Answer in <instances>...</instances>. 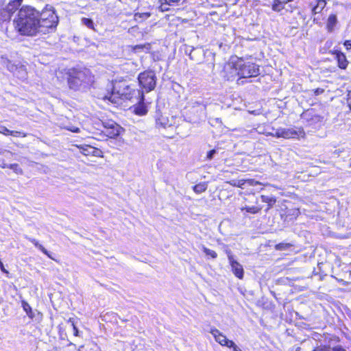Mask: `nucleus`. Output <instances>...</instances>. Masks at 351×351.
<instances>
[{
  "mask_svg": "<svg viewBox=\"0 0 351 351\" xmlns=\"http://www.w3.org/2000/svg\"><path fill=\"white\" fill-rule=\"evenodd\" d=\"M70 130L73 132L77 133L80 132V129L78 128H73V129H70Z\"/></svg>",
  "mask_w": 351,
  "mask_h": 351,
  "instance_id": "nucleus-46",
  "label": "nucleus"
},
{
  "mask_svg": "<svg viewBox=\"0 0 351 351\" xmlns=\"http://www.w3.org/2000/svg\"><path fill=\"white\" fill-rule=\"evenodd\" d=\"M21 306L23 311L31 319H35L36 320H39L41 319L42 314L37 311H34L28 302L25 300L21 301Z\"/></svg>",
  "mask_w": 351,
  "mask_h": 351,
  "instance_id": "nucleus-12",
  "label": "nucleus"
},
{
  "mask_svg": "<svg viewBox=\"0 0 351 351\" xmlns=\"http://www.w3.org/2000/svg\"><path fill=\"white\" fill-rule=\"evenodd\" d=\"M121 129V127L117 124V128L111 127L110 128H109L108 130H101V132L106 136H108L110 138H117L120 134Z\"/></svg>",
  "mask_w": 351,
  "mask_h": 351,
  "instance_id": "nucleus-18",
  "label": "nucleus"
},
{
  "mask_svg": "<svg viewBox=\"0 0 351 351\" xmlns=\"http://www.w3.org/2000/svg\"><path fill=\"white\" fill-rule=\"evenodd\" d=\"M313 92H314L315 95H319L324 92V90L321 88H317L314 89Z\"/></svg>",
  "mask_w": 351,
  "mask_h": 351,
  "instance_id": "nucleus-41",
  "label": "nucleus"
},
{
  "mask_svg": "<svg viewBox=\"0 0 351 351\" xmlns=\"http://www.w3.org/2000/svg\"><path fill=\"white\" fill-rule=\"evenodd\" d=\"M330 53L335 56V59L337 62L338 67L341 69H346L348 61L344 53L339 50H333Z\"/></svg>",
  "mask_w": 351,
  "mask_h": 351,
  "instance_id": "nucleus-10",
  "label": "nucleus"
},
{
  "mask_svg": "<svg viewBox=\"0 0 351 351\" xmlns=\"http://www.w3.org/2000/svg\"><path fill=\"white\" fill-rule=\"evenodd\" d=\"M82 23L89 29L94 28V23L91 19L84 17L82 19Z\"/></svg>",
  "mask_w": 351,
  "mask_h": 351,
  "instance_id": "nucleus-32",
  "label": "nucleus"
},
{
  "mask_svg": "<svg viewBox=\"0 0 351 351\" xmlns=\"http://www.w3.org/2000/svg\"><path fill=\"white\" fill-rule=\"evenodd\" d=\"M80 152L85 156H93L96 157H101L102 152L101 149L96 148L90 145H82L79 147Z\"/></svg>",
  "mask_w": 351,
  "mask_h": 351,
  "instance_id": "nucleus-9",
  "label": "nucleus"
},
{
  "mask_svg": "<svg viewBox=\"0 0 351 351\" xmlns=\"http://www.w3.org/2000/svg\"><path fill=\"white\" fill-rule=\"evenodd\" d=\"M230 184L232 185V186H237V184H236V182L234 180H232Z\"/></svg>",
  "mask_w": 351,
  "mask_h": 351,
  "instance_id": "nucleus-48",
  "label": "nucleus"
},
{
  "mask_svg": "<svg viewBox=\"0 0 351 351\" xmlns=\"http://www.w3.org/2000/svg\"><path fill=\"white\" fill-rule=\"evenodd\" d=\"M110 91L103 97L113 104H119V100L129 101L132 104L143 99L144 90L136 88V85H123L117 88L112 83L110 84Z\"/></svg>",
  "mask_w": 351,
  "mask_h": 351,
  "instance_id": "nucleus-2",
  "label": "nucleus"
},
{
  "mask_svg": "<svg viewBox=\"0 0 351 351\" xmlns=\"http://www.w3.org/2000/svg\"><path fill=\"white\" fill-rule=\"evenodd\" d=\"M285 2L281 0H274L272 4V10L275 12H280L285 8Z\"/></svg>",
  "mask_w": 351,
  "mask_h": 351,
  "instance_id": "nucleus-27",
  "label": "nucleus"
},
{
  "mask_svg": "<svg viewBox=\"0 0 351 351\" xmlns=\"http://www.w3.org/2000/svg\"><path fill=\"white\" fill-rule=\"evenodd\" d=\"M202 250L205 254L206 256H210L213 259H215L217 257V254L214 250H210L205 247L204 245L202 246Z\"/></svg>",
  "mask_w": 351,
  "mask_h": 351,
  "instance_id": "nucleus-29",
  "label": "nucleus"
},
{
  "mask_svg": "<svg viewBox=\"0 0 351 351\" xmlns=\"http://www.w3.org/2000/svg\"><path fill=\"white\" fill-rule=\"evenodd\" d=\"M343 45L347 49H351V40H346L343 43Z\"/></svg>",
  "mask_w": 351,
  "mask_h": 351,
  "instance_id": "nucleus-45",
  "label": "nucleus"
},
{
  "mask_svg": "<svg viewBox=\"0 0 351 351\" xmlns=\"http://www.w3.org/2000/svg\"><path fill=\"white\" fill-rule=\"evenodd\" d=\"M261 209H262L261 207L248 206H245L242 207L241 208L242 212L245 211L246 213H251V214L258 213L261 211Z\"/></svg>",
  "mask_w": 351,
  "mask_h": 351,
  "instance_id": "nucleus-28",
  "label": "nucleus"
},
{
  "mask_svg": "<svg viewBox=\"0 0 351 351\" xmlns=\"http://www.w3.org/2000/svg\"><path fill=\"white\" fill-rule=\"evenodd\" d=\"M130 109H133V112L136 115H145L147 113L148 109L145 103V96L138 102L133 103V106L130 107Z\"/></svg>",
  "mask_w": 351,
  "mask_h": 351,
  "instance_id": "nucleus-11",
  "label": "nucleus"
},
{
  "mask_svg": "<svg viewBox=\"0 0 351 351\" xmlns=\"http://www.w3.org/2000/svg\"><path fill=\"white\" fill-rule=\"evenodd\" d=\"M180 0H159L158 3H160L158 10L160 12H164L169 10V6L171 5V3H175L178 2Z\"/></svg>",
  "mask_w": 351,
  "mask_h": 351,
  "instance_id": "nucleus-21",
  "label": "nucleus"
},
{
  "mask_svg": "<svg viewBox=\"0 0 351 351\" xmlns=\"http://www.w3.org/2000/svg\"><path fill=\"white\" fill-rule=\"evenodd\" d=\"M313 351H330V347L316 348Z\"/></svg>",
  "mask_w": 351,
  "mask_h": 351,
  "instance_id": "nucleus-44",
  "label": "nucleus"
},
{
  "mask_svg": "<svg viewBox=\"0 0 351 351\" xmlns=\"http://www.w3.org/2000/svg\"><path fill=\"white\" fill-rule=\"evenodd\" d=\"M155 127H162L166 128L167 127H172L171 124L169 123V121L166 118H159L155 121Z\"/></svg>",
  "mask_w": 351,
  "mask_h": 351,
  "instance_id": "nucleus-26",
  "label": "nucleus"
},
{
  "mask_svg": "<svg viewBox=\"0 0 351 351\" xmlns=\"http://www.w3.org/2000/svg\"><path fill=\"white\" fill-rule=\"evenodd\" d=\"M25 238L27 239L29 241H30L32 244H34V245L39 250H40L44 254L47 256L49 258L53 259L50 252L47 249H45L41 244H40L36 239L29 237L27 235H25Z\"/></svg>",
  "mask_w": 351,
  "mask_h": 351,
  "instance_id": "nucleus-15",
  "label": "nucleus"
},
{
  "mask_svg": "<svg viewBox=\"0 0 351 351\" xmlns=\"http://www.w3.org/2000/svg\"><path fill=\"white\" fill-rule=\"evenodd\" d=\"M226 253L227 254L229 263L231 266L233 274L238 278L242 279L244 275V270L243 266L239 262L234 259L233 255L232 254V252L230 250L226 249Z\"/></svg>",
  "mask_w": 351,
  "mask_h": 351,
  "instance_id": "nucleus-8",
  "label": "nucleus"
},
{
  "mask_svg": "<svg viewBox=\"0 0 351 351\" xmlns=\"http://www.w3.org/2000/svg\"><path fill=\"white\" fill-rule=\"evenodd\" d=\"M302 118L306 121H319L320 116L315 114L313 109L308 110L302 113Z\"/></svg>",
  "mask_w": 351,
  "mask_h": 351,
  "instance_id": "nucleus-22",
  "label": "nucleus"
},
{
  "mask_svg": "<svg viewBox=\"0 0 351 351\" xmlns=\"http://www.w3.org/2000/svg\"><path fill=\"white\" fill-rule=\"evenodd\" d=\"M39 33L45 34L53 32L58 24V16L55 9L50 5H46L40 12H38Z\"/></svg>",
  "mask_w": 351,
  "mask_h": 351,
  "instance_id": "nucleus-5",
  "label": "nucleus"
},
{
  "mask_svg": "<svg viewBox=\"0 0 351 351\" xmlns=\"http://www.w3.org/2000/svg\"><path fill=\"white\" fill-rule=\"evenodd\" d=\"M293 1V0H283V1L285 2V4H286V3H289V2H291V1Z\"/></svg>",
  "mask_w": 351,
  "mask_h": 351,
  "instance_id": "nucleus-49",
  "label": "nucleus"
},
{
  "mask_svg": "<svg viewBox=\"0 0 351 351\" xmlns=\"http://www.w3.org/2000/svg\"><path fill=\"white\" fill-rule=\"evenodd\" d=\"M10 12H8L4 8L0 10V21H6L11 19Z\"/></svg>",
  "mask_w": 351,
  "mask_h": 351,
  "instance_id": "nucleus-31",
  "label": "nucleus"
},
{
  "mask_svg": "<svg viewBox=\"0 0 351 351\" xmlns=\"http://www.w3.org/2000/svg\"><path fill=\"white\" fill-rule=\"evenodd\" d=\"M208 188V184L206 182H200L193 186V190L197 194H200L206 191Z\"/></svg>",
  "mask_w": 351,
  "mask_h": 351,
  "instance_id": "nucleus-25",
  "label": "nucleus"
},
{
  "mask_svg": "<svg viewBox=\"0 0 351 351\" xmlns=\"http://www.w3.org/2000/svg\"><path fill=\"white\" fill-rule=\"evenodd\" d=\"M25 238L27 239L29 241H30L32 244H34V245L39 250H40L44 254L47 256L49 258L53 259L50 252L47 249H45L41 244H40L36 239L29 237L27 235H25Z\"/></svg>",
  "mask_w": 351,
  "mask_h": 351,
  "instance_id": "nucleus-16",
  "label": "nucleus"
},
{
  "mask_svg": "<svg viewBox=\"0 0 351 351\" xmlns=\"http://www.w3.org/2000/svg\"><path fill=\"white\" fill-rule=\"evenodd\" d=\"M17 78L21 80H24L27 78V73L26 67L24 65H19L16 73L14 74Z\"/></svg>",
  "mask_w": 351,
  "mask_h": 351,
  "instance_id": "nucleus-24",
  "label": "nucleus"
},
{
  "mask_svg": "<svg viewBox=\"0 0 351 351\" xmlns=\"http://www.w3.org/2000/svg\"><path fill=\"white\" fill-rule=\"evenodd\" d=\"M66 74L68 86L73 90L86 88L93 81V76L90 70L86 68H71Z\"/></svg>",
  "mask_w": 351,
  "mask_h": 351,
  "instance_id": "nucleus-4",
  "label": "nucleus"
},
{
  "mask_svg": "<svg viewBox=\"0 0 351 351\" xmlns=\"http://www.w3.org/2000/svg\"><path fill=\"white\" fill-rule=\"evenodd\" d=\"M20 64H14L11 62H9L7 65L8 69L13 73V75L16 73Z\"/></svg>",
  "mask_w": 351,
  "mask_h": 351,
  "instance_id": "nucleus-35",
  "label": "nucleus"
},
{
  "mask_svg": "<svg viewBox=\"0 0 351 351\" xmlns=\"http://www.w3.org/2000/svg\"><path fill=\"white\" fill-rule=\"evenodd\" d=\"M262 202L267 204V207L265 209V212H267L276 202V198L274 195H261L260 196Z\"/></svg>",
  "mask_w": 351,
  "mask_h": 351,
  "instance_id": "nucleus-19",
  "label": "nucleus"
},
{
  "mask_svg": "<svg viewBox=\"0 0 351 351\" xmlns=\"http://www.w3.org/2000/svg\"><path fill=\"white\" fill-rule=\"evenodd\" d=\"M228 69L231 70V73L233 74L232 77L234 75L239 76L237 80L238 85H243L250 82L251 81H247L246 79L254 77L260 75L259 65L251 62H245L242 59L238 60L232 64H228L225 67V71ZM225 77L228 80H231V76L226 75Z\"/></svg>",
  "mask_w": 351,
  "mask_h": 351,
  "instance_id": "nucleus-3",
  "label": "nucleus"
},
{
  "mask_svg": "<svg viewBox=\"0 0 351 351\" xmlns=\"http://www.w3.org/2000/svg\"><path fill=\"white\" fill-rule=\"evenodd\" d=\"M202 51L201 49H196L194 48H192L190 51V53H189V58L191 60H195V55L196 53H201Z\"/></svg>",
  "mask_w": 351,
  "mask_h": 351,
  "instance_id": "nucleus-36",
  "label": "nucleus"
},
{
  "mask_svg": "<svg viewBox=\"0 0 351 351\" xmlns=\"http://www.w3.org/2000/svg\"><path fill=\"white\" fill-rule=\"evenodd\" d=\"M347 103L350 109L351 110V90L348 91L347 95Z\"/></svg>",
  "mask_w": 351,
  "mask_h": 351,
  "instance_id": "nucleus-43",
  "label": "nucleus"
},
{
  "mask_svg": "<svg viewBox=\"0 0 351 351\" xmlns=\"http://www.w3.org/2000/svg\"><path fill=\"white\" fill-rule=\"evenodd\" d=\"M313 23L315 24H318V19L316 17H313Z\"/></svg>",
  "mask_w": 351,
  "mask_h": 351,
  "instance_id": "nucleus-47",
  "label": "nucleus"
},
{
  "mask_svg": "<svg viewBox=\"0 0 351 351\" xmlns=\"http://www.w3.org/2000/svg\"><path fill=\"white\" fill-rule=\"evenodd\" d=\"M210 332L213 335L215 340L221 346H226L232 349V351H242L233 341L228 339L218 329L212 328Z\"/></svg>",
  "mask_w": 351,
  "mask_h": 351,
  "instance_id": "nucleus-6",
  "label": "nucleus"
},
{
  "mask_svg": "<svg viewBox=\"0 0 351 351\" xmlns=\"http://www.w3.org/2000/svg\"><path fill=\"white\" fill-rule=\"evenodd\" d=\"M337 23L338 19L337 15L335 14H330L326 22L327 31L330 33L332 32Z\"/></svg>",
  "mask_w": 351,
  "mask_h": 351,
  "instance_id": "nucleus-14",
  "label": "nucleus"
},
{
  "mask_svg": "<svg viewBox=\"0 0 351 351\" xmlns=\"http://www.w3.org/2000/svg\"><path fill=\"white\" fill-rule=\"evenodd\" d=\"M38 11L32 6H23L14 19L17 31L22 35L34 36L39 33Z\"/></svg>",
  "mask_w": 351,
  "mask_h": 351,
  "instance_id": "nucleus-1",
  "label": "nucleus"
},
{
  "mask_svg": "<svg viewBox=\"0 0 351 351\" xmlns=\"http://www.w3.org/2000/svg\"><path fill=\"white\" fill-rule=\"evenodd\" d=\"M269 135L276 138H282L283 135L282 134V128H278L274 134L269 133Z\"/></svg>",
  "mask_w": 351,
  "mask_h": 351,
  "instance_id": "nucleus-38",
  "label": "nucleus"
},
{
  "mask_svg": "<svg viewBox=\"0 0 351 351\" xmlns=\"http://www.w3.org/2000/svg\"><path fill=\"white\" fill-rule=\"evenodd\" d=\"M301 133H304L303 130H296L294 128H282V138H294L298 136Z\"/></svg>",
  "mask_w": 351,
  "mask_h": 351,
  "instance_id": "nucleus-13",
  "label": "nucleus"
},
{
  "mask_svg": "<svg viewBox=\"0 0 351 351\" xmlns=\"http://www.w3.org/2000/svg\"><path fill=\"white\" fill-rule=\"evenodd\" d=\"M22 0H12L4 8L12 16L21 5Z\"/></svg>",
  "mask_w": 351,
  "mask_h": 351,
  "instance_id": "nucleus-17",
  "label": "nucleus"
},
{
  "mask_svg": "<svg viewBox=\"0 0 351 351\" xmlns=\"http://www.w3.org/2000/svg\"><path fill=\"white\" fill-rule=\"evenodd\" d=\"M101 123L103 125L102 130H108V129L110 128L111 127L117 128V123L112 120L101 121Z\"/></svg>",
  "mask_w": 351,
  "mask_h": 351,
  "instance_id": "nucleus-30",
  "label": "nucleus"
},
{
  "mask_svg": "<svg viewBox=\"0 0 351 351\" xmlns=\"http://www.w3.org/2000/svg\"><path fill=\"white\" fill-rule=\"evenodd\" d=\"M69 323H71V326L73 328V335L75 336V337H80V330H78V328H77L75 322H74V320L72 319V318H70L68 321Z\"/></svg>",
  "mask_w": 351,
  "mask_h": 351,
  "instance_id": "nucleus-34",
  "label": "nucleus"
},
{
  "mask_svg": "<svg viewBox=\"0 0 351 351\" xmlns=\"http://www.w3.org/2000/svg\"><path fill=\"white\" fill-rule=\"evenodd\" d=\"M326 5V0H315V4L313 5L311 9L312 15L320 13Z\"/></svg>",
  "mask_w": 351,
  "mask_h": 351,
  "instance_id": "nucleus-20",
  "label": "nucleus"
},
{
  "mask_svg": "<svg viewBox=\"0 0 351 351\" xmlns=\"http://www.w3.org/2000/svg\"><path fill=\"white\" fill-rule=\"evenodd\" d=\"M330 351H346L341 346H337L333 348H330Z\"/></svg>",
  "mask_w": 351,
  "mask_h": 351,
  "instance_id": "nucleus-40",
  "label": "nucleus"
},
{
  "mask_svg": "<svg viewBox=\"0 0 351 351\" xmlns=\"http://www.w3.org/2000/svg\"><path fill=\"white\" fill-rule=\"evenodd\" d=\"M217 153V149H213L210 150L207 153L206 158L209 160L213 159V158L215 157V156Z\"/></svg>",
  "mask_w": 351,
  "mask_h": 351,
  "instance_id": "nucleus-37",
  "label": "nucleus"
},
{
  "mask_svg": "<svg viewBox=\"0 0 351 351\" xmlns=\"http://www.w3.org/2000/svg\"><path fill=\"white\" fill-rule=\"evenodd\" d=\"M291 247L290 243H280L276 245V249L277 250H286L289 249Z\"/></svg>",
  "mask_w": 351,
  "mask_h": 351,
  "instance_id": "nucleus-33",
  "label": "nucleus"
},
{
  "mask_svg": "<svg viewBox=\"0 0 351 351\" xmlns=\"http://www.w3.org/2000/svg\"><path fill=\"white\" fill-rule=\"evenodd\" d=\"M0 167L3 169H5V168L10 169L17 174H22V173H23L22 169L19 167V165L16 163L7 164L3 160L2 162L0 163Z\"/></svg>",
  "mask_w": 351,
  "mask_h": 351,
  "instance_id": "nucleus-23",
  "label": "nucleus"
},
{
  "mask_svg": "<svg viewBox=\"0 0 351 351\" xmlns=\"http://www.w3.org/2000/svg\"><path fill=\"white\" fill-rule=\"evenodd\" d=\"M142 90L149 93L154 90V72L152 71L141 73L138 77Z\"/></svg>",
  "mask_w": 351,
  "mask_h": 351,
  "instance_id": "nucleus-7",
  "label": "nucleus"
},
{
  "mask_svg": "<svg viewBox=\"0 0 351 351\" xmlns=\"http://www.w3.org/2000/svg\"><path fill=\"white\" fill-rule=\"evenodd\" d=\"M10 130L3 125H0V133L5 136L10 135Z\"/></svg>",
  "mask_w": 351,
  "mask_h": 351,
  "instance_id": "nucleus-39",
  "label": "nucleus"
},
{
  "mask_svg": "<svg viewBox=\"0 0 351 351\" xmlns=\"http://www.w3.org/2000/svg\"><path fill=\"white\" fill-rule=\"evenodd\" d=\"M21 134H22V132H19V131L10 130V135L16 136V137L20 136Z\"/></svg>",
  "mask_w": 351,
  "mask_h": 351,
  "instance_id": "nucleus-42",
  "label": "nucleus"
}]
</instances>
